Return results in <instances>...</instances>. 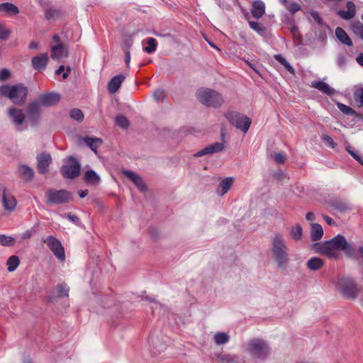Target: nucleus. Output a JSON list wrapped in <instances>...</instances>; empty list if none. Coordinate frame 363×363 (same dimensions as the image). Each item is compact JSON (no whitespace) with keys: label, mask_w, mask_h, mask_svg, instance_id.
Returning <instances> with one entry per match:
<instances>
[{"label":"nucleus","mask_w":363,"mask_h":363,"mask_svg":"<svg viewBox=\"0 0 363 363\" xmlns=\"http://www.w3.org/2000/svg\"><path fill=\"white\" fill-rule=\"evenodd\" d=\"M318 252L329 258H337L338 251H342L347 256L354 255V248L342 235H337L330 240L314 245Z\"/></svg>","instance_id":"nucleus-1"},{"label":"nucleus","mask_w":363,"mask_h":363,"mask_svg":"<svg viewBox=\"0 0 363 363\" xmlns=\"http://www.w3.org/2000/svg\"><path fill=\"white\" fill-rule=\"evenodd\" d=\"M269 250L277 267L281 270L286 269L290 258L286 240L281 234L276 233L272 237Z\"/></svg>","instance_id":"nucleus-2"},{"label":"nucleus","mask_w":363,"mask_h":363,"mask_svg":"<svg viewBox=\"0 0 363 363\" xmlns=\"http://www.w3.org/2000/svg\"><path fill=\"white\" fill-rule=\"evenodd\" d=\"M244 351L253 359L264 360L271 353V348L267 341L261 338H252L244 345Z\"/></svg>","instance_id":"nucleus-3"},{"label":"nucleus","mask_w":363,"mask_h":363,"mask_svg":"<svg viewBox=\"0 0 363 363\" xmlns=\"http://www.w3.org/2000/svg\"><path fill=\"white\" fill-rule=\"evenodd\" d=\"M333 284L345 298L350 300L356 299L363 291L353 279L348 277H338L333 281Z\"/></svg>","instance_id":"nucleus-4"},{"label":"nucleus","mask_w":363,"mask_h":363,"mask_svg":"<svg viewBox=\"0 0 363 363\" xmlns=\"http://www.w3.org/2000/svg\"><path fill=\"white\" fill-rule=\"evenodd\" d=\"M27 94L28 89L23 84L14 86L4 85L0 86V95L10 99L16 105L23 104Z\"/></svg>","instance_id":"nucleus-5"},{"label":"nucleus","mask_w":363,"mask_h":363,"mask_svg":"<svg viewBox=\"0 0 363 363\" xmlns=\"http://www.w3.org/2000/svg\"><path fill=\"white\" fill-rule=\"evenodd\" d=\"M197 99L208 107H219L223 104V98L218 91L208 89L201 88L196 91Z\"/></svg>","instance_id":"nucleus-6"},{"label":"nucleus","mask_w":363,"mask_h":363,"mask_svg":"<svg viewBox=\"0 0 363 363\" xmlns=\"http://www.w3.org/2000/svg\"><path fill=\"white\" fill-rule=\"evenodd\" d=\"M225 117L231 125L244 133L248 131L252 123L251 119L247 116L234 111L227 112L225 113Z\"/></svg>","instance_id":"nucleus-7"},{"label":"nucleus","mask_w":363,"mask_h":363,"mask_svg":"<svg viewBox=\"0 0 363 363\" xmlns=\"http://www.w3.org/2000/svg\"><path fill=\"white\" fill-rule=\"evenodd\" d=\"M47 203L52 205H60L68 203L72 199V194L68 191L50 189L46 192Z\"/></svg>","instance_id":"nucleus-8"},{"label":"nucleus","mask_w":363,"mask_h":363,"mask_svg":"<svg viewBox=\"0 0 363 363\" xmlns=\"http://www.w3.org/2000/svg\"><path fill=\"white\" fill-rule=\"evenodd\" d=\"M81 165L73 157L68 158V164L61 167L60 172L62 176L67 179H74L79 175Z\"/></svg>","instance_id":"nucleus-9"},{"label":"nucleus","mask_w":363,"mask_h":363,"mask_svg":"<svg viewBox=\"0 0 363 363\" xmlns=\"http://www.w3.org/2000/svg\"><path fill=\"white\" fill-rule=\"evenodd\" d=\"M43 242L48 245L55 256L60 261L65 259V253L61 242L53 236H48Z\"/></svg>","instance_id":"nucleus-10"},{"label":"nucleus","mask_w":363,"mask_h":363,"mask_svg":"<svg viewBox=\"0 0 363 363\" xmlns=\"http://www.w3.org/2000/svg\"><path fill=\"white\" fill-rule=\"evenodd\" d=\"M28 120L32 126H36L41 120V106L40 104L33 101L27 106Z\"/></svg>","instance_id":"nucleus-11"},{"label":"nucleus","mask_w":363,"mask_h":363,"mask_svg":"<svg viewBox=\"0 0 363 363\" xmlns=\"http://www.w3.org/2000/svg\"><path fill=\"white\" fill-rule=\"evenodd\" d=\"M36 160L38 172L41 174H47L52 162L50 154L47 152H40L37 155Z\"/></svg>","instance_id":"nucleus-12"},{"label":"nucleus","mask_w":363,"mask_h":363,"mask_svg":"<svg viewBox=\"0 0 363 363\" xmlns=\"http://www.w3.org/2000/svg\"><path fill=\"white\" fill-rule=\"evenodd\" d=\"M1 201L5 211L13 212L17 205V201L11 192L6 187L2 189Z\"/></svg>","instance_id":"nucleus-13"},{"label":"nucleus","mask_w":363,"mask_h":363,"mask_svg":"<svg viewBox=\"0 0 363 363\" xmlns=\"http://www.w3.org/2000/svg\"><path fill=\"white\" fill-rule=\"evenodd\" d=\"M49 56L48 53H40L31 60L33 67L39 72L43 71L48 65Z\"/></svg>","instance_id":"nucleus-14"},{"label":"nucleus","mask_w":363,"mask_h":363,"mask_svg":"<svg viewBox=\"0 0 363 363\" xmlns=\"http://www.w3.org/2000/svg\"><path fill=\"white\" fill-rule=\"evenodd\" d=\"M224 147L225 145L223 143L216 142L198 151L196 153L194 154V157H199L208 154L219 152H221L224 149Z\"/></svg>","instance_id":"nucleus-15"},{"label":"nucleus","mask_w":363,"mask_h":363,"mask_svg":"<svg viewBox=\"0 0 363 363\" xmlns=\"http://www.w3.org/2000/svg\"><path fill=\"white\" fill-rule=\"evenodd\" d=\"M122 173L125 177L132 181L140 191L144 192L146 191L147 187L143 179L135 172L130 170H123Z\"/></svg>","instance_id":"nucleus-16"},{"label":"nucleus","mask_w":363,"mask_h":363,"mask_svg":"<svg viewBox=\"0 0 363 363\" xmlns=\"http://www.w3.org/2000/svg\"><path fill=\"white\" fill-rule=\"evenodd\" d=\"M68 56L67 48L59 43L51 48V57L57 61H60Z\"/></svg>","instance_id":"nucleus-17"},{"label":"nucleus","mask_w":363,"mask_h":363,"mask_svg":"<svg viewBox=\"0 0 363 363\" xmlns=\"http://www.w3.org/2000/svg\"><path fill=\"white\" fill-rule=\"evenodd\" d=\"M8 113L15 125L20 126L23 123L26 116L22 110L11 107L9 108Z\"/></svg>","instance_id":"nucleus-18"},{"label":"nucleus","mask_w":363,"mask_h":363,"mask_svg":"<svg viewBox=\"0 0 363 363\" xmlns=\"http://www.w3.org/2000/svg\"><path fill=\"white\" fill-rule=\"evenodd\" d=\"M59 101L60 96L58 94L50 93L40 96L38 100L35 101V102L39 103L40 106H50L55 104Z\"/></svg>","instance_id":"nucleus-19"},{"label":"nucleus","mask_w":363,"mask_h":363,"mask_svg":"<svg viewBox=\"0 0 363 363\" xmlns=\"http://www.w3.org/2000/svg\"><path fill=\"white\" fill-rule=\"evenodd\" d=\"M19 177L26 182H30L34 177V170L26 164H20L18 167Z\"/></svg>","instance_id":"nucleus-20"},{"label":"nucleus","mask_w":363,"mask_h":363,"mask_svg":"<svg viewBox=\"0 0 363 363\" xmlns=\"http://www.w3.org/2000/svg\"><path fill=\"white\" fill-rule=\"evenodd\" d=\"M265 13V4L261 0H255L252 4L251 13L255 18H260Z\"/></svg>","instance_id":"nucleus-21"},{"label":"nucleus","mask_w":363,"mask_h":363,"mask_svg":"<svg viewBox=\"0 0 363 363\" xmlns=\"http://www.w3.org/2000/svg\"><path fill=\"white\" fill-rule=\"evenodd\" d=\"M125 79L123 74H118L113 77L108 84L107 88L111 94L116 93L121 86V84Z\"/></svg>","instance_id":"nucleus-22"},{"label":"nucleus","mask_w":363,"mask_h":363,"mask_svg":"<svg viewBox=\"0 0 363 363\" xmlns=\"http://www.w3.org/2000/svg\"><path fill=\"white\" fill-rule=\"evenodd\" d=\"M233 179L232 177H227L222 180L216 189V194L222 196L225 194L229 189L232 187Z\"/></svg>","instance_id":"nucleus-23"},{"label":"nucleus","mask_w":363,"mask_h":363,"mask_svg":"<svg viewBox=\"0 0 363 363\" xmlns=\"http://www.w3.org/2000/svg\"><path fill=\"white\" fill-rule=\"evenodd\" d=\"M347 11H338V15L345 20H350L352 18L356 13V6L352 1H348L346 5Z\"/></svg>","instance_id":"nucleus-24"},{"label":"nucleus","mask_w":363,"mask_h":363,"mask_svg":"<svg viewBox=\"0 0 363 363\" xmlns=\"http://www.w3.org/2000/svg\"><path fill=\"white\" fill-rule=\"evenodd\" d=\"M311 86L328 95H332L334 94V89L331 88L328 84L322 81L312 82Z\"/></svg>","instance_id":"nucleus-25"},{"label":"nucleus","mask_w":363,"mask_h":363,"mask_svg":"<svg viewBox=\"0 0 363 363\" xmlns=\"http://www.w3.org/2000/svg\"><path fill=\"white\" fill-rule=\"evenodd\" d=\"M352 105L357 108L363 106V89L362 87L354 89Z\"/></svg>","instance_id":"nucleus-26"},{"label":"nucleus","mask_w":363,"mask_h":363,"mask_svg":"<svg viewBox=\"0 0 363 363\" xmlns=\"http://www.w3.org/2000/svg\"><path fill=\"white\" fill-rule=\"evenodd\" d=\"M84 180L87 184L97 185L100 182V177L92 169L87 170L84 176Z\"/></svg>","instance_id":"nucleus-27"},{"label":"nucleus","mask_w":363,"mask_h":363,"mask_svg":"<svg viewBox=\"0 0 363 363\" xmlns=\"http://www.w3.org/2000/svg\"><path fill=\"white\" fill-rule=\"evenodd\" d=\"M323 235V229L318 223H313L311 225V238L313 241H318L322 238Z\"/></svg>","instance_id":"nucleus-28"},{"label":"nucleus","mask_w":363,"mask_h":363,"mask_svg":"<svg viewBox=\"0 0 363 363\" xmlns=\"http://www.w3.org/2000/svg\"><path fill=\"white\" fill-rule=\"evenodd\" d=\"M0 12L8 15L17 14L19 13L18 8L13 4L6 2L0 4Z\"/></svg>","instance_id":"nucleus-29"},{"label":"nucleus","mask_w":363,"mask_h":363,"mask_svg":"<svg viewBox=\"0 0 363 363\" xmlns=\"http://www.w3.org/2000/svg\"><path fill=\"white\" fill-rule=\"evenodd\" d=\"M335 35L337 38L339 40V41L341 42L342 44H345L348 46L352 45V43L350 38H349L347 33L342 28H336Z\"/></svg>","instance_id":"nucleus-30"},{"label":"nucleus","mask_w":363,"mask_h":363,"mask_svg":"<svg viewBox=\"0 0 363 363\" xmlns=\"http://www.w3.org/2000/svg\"><path fill=\"white\" fill-rule=\"evenodd\" d=\"M157 41L153 38H148L143 40V46L144 50L147 53H152L156 50Z\"/></svg>","instance_id":"nucleus-31"},{"label":"nucleus","mask_w":363,"mask_h":363,"mask_svg":"<svg viewBox=\"0 0 363 363\" xmlns=\"http://www.w3.org/2000/svg\"><path fill=\"white\" fill-rule=\"evenodd\" d=\"M323 265V261L318 257H312L309 259L306 263L308 269L311 271H316L320 269Z\"/></svg>","instance_id":"nucleus-32"},{"label":"nucleus","mask_w":363,"mask_h":363,"mask_svg":"<svg viewBox=\"0 0 363 363\" xmlns=\"http://www.w3.org/2000/svg\"><path fill=\"white\" fill-rule=\"evenodd\" d=\"M290 236L295 241H299L303 237V229L300 224H296L290 230Z\"/></svg>","instance_id":"nucleus-33"},{"label":"nucleus","mask_w":363,"mask_h":363,"mask_svg":"<svg viewBox=\"0 0 363 363\" xmlns=\"http://www.w3.org/2000/svg\"><path fill=\"white\" fill-rule=\"evenodd\" d=\"M84 141L95 153H96L97 148L102 144V140L100 138L86 137L84 138Z\"/></svg>","instance_id":"nucleus-34"},{"label":"nucleus","mask_w":363,"mask_h":363,"mask_svg":"<svg viewBox=\"0 0 363 363\" xmlns=\"http://www.w3.org/2000/svg\"><path fill=\"white\" fill-rule=\"evenodd\" d=\"M213 339L217 345H222L229 342L230 337L225 333H217L214 335Z\"/></svg>","instance_id":"nucleus-35"},{"label":"nucleus","mask_w":363,"mask_h":363,"mask_svg":"<svg viewBox=\"0 0 363 363\" xmlns=\"http://www.w3.org/2000/svg\"><path fill=\"white\" fill-rule=\"evenodd\" d=\"M275 60L279 62L281 65H282L287 71H289L291 74H294L295 70L293 67L286 60V59L281 55H274Z\"/></svg>","instance_id":"nucleus-36"},{"label":"nucleus","mask_w":363,"mask_h":363,"mask_svg":"<svg viewBox=\"0 0 363 363\" xmlns=\"http://www.w3.org/2000/svg\"><path fill=\"white\" fill-rule=\"evenodd\" d=\"M20 261L17 256L12 255L11 256L6 262L8 266V270L9 272H13L19 265Z\"/></svg>","instance_id":"nucleus-37"},{"label":"nucleus","mask_w":363,"mask_h":363,"mask_svg":"<svg viewBox=\"0 0 363 363\" xmlns=\"http://www.w3.org/2000/svg\"><path fill=\"white\" fill-rule=\"evenodd\" d=\"M337 106L338 109L345 115L348 116H356L357 113L355 111H354L351 107L349 106H347L345 104H343L342 103H337Z\"/></svg>","instance_id":"nucleus-38"},{"label":"nucleus","mask_w":363,"mask_h":363,"mask_svg":"<svg viewBox=\"0 0 363 363\" xmlns=\"http://www.w3.org/2000/svg\"><path fill=\"white\" fill-rule=\"evenodd\" d=\"M69 289L65 284H60L57 286V292L59 297H67Z\"/></svg>","instance_id":"nucleus-39"},{"label":"nucleus","mask_w":363,"mask_h":363,"mask_svg":"<svg viewBox=\"0 0 363 363\" xmlns=\"http://www.w3.org/2000/svg\"><path fill=\"white\" fill-rule=\"evenodd\" d=\"M116 123L117 125L121 127V128H127L129 126V121L128 118L123 116L118 115L116 117Z\"/></svg>","instance_id":"nucleus-40"},{"label":"nucleus","mask_w":363,"mask_h":363,"mask_svg":"<svg viewBox=\"0 0 363 363\" xmlns=\"http://www.w3.org/2000/svg\"><path fill=\"white\" fill-rule=\"evenodd\" d=\"M15 243V240L13 237L6 235H0V245L3 246H12Z\"/></svg>","instance_id":"nucleus-41"},{"label":"nucleus","mask_w":363,"mask_h":363,"mask_svg":"<svg viewBox=\"0 0 363 363\" xmlns=\"http://www.w3.org/2000/svg\"><path fill=\"white\" fill-rule=\"evenodd\" d=\"M249 26L259 35H262L265 31V28L259 22L250 21Z\"/></svg>","instance_id":"nucleus-42"},{"label":"nucleus","mask_w":363,"mask_h":363,"mask_svg":"<svg viewBox=\"0 0 363 363\" xmlns=\"http://www.w3.org/2000/svg\"><path fill=\"white\" fill-rule=\"evenodd\" d=\"M70 117L77 121H82L84 118L83 112L78 108H74L70 111Z\"/></svg>","instance_id":"nucleus-43"},{"label":"nucleus","mask_w":363,"mask_h":363,"mask_svg":"<svg viewBox=\"0 0 363 363\" xmlns=\"http://www.w3.org/2000/svg\"><path fill=\"white\" fill-rule=\"evenodd\" d=\"M345 150L354 160L363 165V159L354 150L352 147L347 145Z\"/></svg>","instance_id":"nucleus-44"},{"label":"nucleus","mask_w":363,"mask_h":363,"mask_svg":"<svg viewBox=\"0 0 363 363\" xmlns=\"http://www.w3.org/2000/svg\"><path fill=\"white\" fill-rule=\"evenodd\" d=\"M292 14L296 13L301 9V6L296 2H290L285 6Z\"/></svg>","instance_id":"nucleus-45"},{"label":"nucleus","mask_w":363,"mask_h":363,"mask_svg":"<svg viewBox=\"0 0 363 363\" xmlns=\"http://www.w3.org/2000/svg\"><path fill=\"white\" fill-rule=\"evenodd\" d=\"M336 65L339 67H344L347 64V57L343 54H339L335 60Z\"/></svg>","instance_id":"nucleus-46"},{"label":"nucleus","mask_w":363,"mask_h":363,"mask_svg":"<svg viewBox=\"0 0 363 363\" xmlns=\"http://www.w3.org/2000/svg\"><path fill=\"white\" fill-rule=\"evenodd\" d=\"M218 359L223 363H232L234 360L231 355L226 354L218 355Z\"/></svg>","instance_id":"nucleus-47"},{"label":"nucleus","mask_w":363,"mask_h":363,"mask_svg":"<svg viewBox=\"0 0 363 363\" xmlns=\"http://www.w3.org/2000/svg\"><path fill=\"white\" fill-rule=\"evenodd\" d=\"M11 34V31L9 30L4 29L2 25L0 23V39L6 40L9 38Z\"/></svg>","instance_id":"nucleus-48"},{"label":"nucleus","mask_w":363,"mask_h":363,"mask_svg":"<svg viewBox=\"0 0 363 363\" xmlns=\"http://www.w3.org/2000/svg\"><path fill=\"white\" fill-rule=\"evenodd\" d=\"M274 157L275 162L278 164H283L286 160V155L281 152H276Z\"/></svg>","instance_id":"nucleus-49"},{"label":"nucleus","mask_w":363,"mask_h":363,"mask_svg":"<svg viewBox=\"0 0 363 363\" xmlns=\"http://www.w3.org/2000/svg\"><path fill=\"white\" fill-rule=\"evenodd\" d=\"M311 16L312 18L315 21H316L320 26H324V23L323 22V20L320 17V16H319L318 12H316V11H311Z\"/></svg>","instance_id":"nucleus-50"},{"label":"nucleus","mask_w":363,"mask_h":363,"mask_svg":"<svg viewBox=\"0 0 363 363\" xmlns=\"http://www.w3.org/2000/svg\"><path fill=\"white\" fill-rule=\"evenodd\" d=\"M322 139L331 147L334 148L335 147V143H334L333 138L328 135H323Z\"/></svg>","instance_id":"nucleus-51"},{"label":"nucleus","mask_w":363,"mask_h":363,"mask_svg":"<svg viewBox=\"0 0 363 363\" xmlns=\"http://www.w3.org/2000/svg\"><path fill=\"white\" fill-rule=\"evenodd\" d=\"M67 218L72 223H76L77 225H81V223L79 221V218H78V216H77L74 214H72L71 213H69L67 214Z\"/></svg>","instance_id":"nucleus-52"},{"label":"nucleus","mask_w":363,"mask_h":363,"mask_svg":"<svg viewBox=\"0 0 363 363\" xmlns=\"http://www.w3.org/2000/svg\"><path fill=\"white\" fill-rule=\"evenodd\" d=\"M353 31L357 33H359L361 35L362 38L363 39V26L361 23H358L353 26L352 27Z\"/></svg>","instance_id":"nucleus-53"},{"label":"nucleus","mask_w":363,"mask_h":363,"mask_svg":"<svg viewBox=\"0 0 363 363\" xmlns=\"http://www.w3.org/2000/svg\"><path fill=\"white\" fill-rule=\"evenodd\" d=\"M10 77V71L6 69H3L0 71V79L6 80Z\"/></svg>","instance_id":"nucleus-54"},{"label":"nucleus","mask_w":363,"mask_h":363,"mask_svg":"<svg viewBox=\"0 0 363 363\" xmlns=\"http://www.w3.org/2000/svg\"><path fill=\"white\" fill-rule=\"evenodd\" d=\"M34 230L31 228L21 234V238L22 240H28L30 238L33 234Z\"/></svg>","instance_id":"nucleus-55"},{"label":"nucleus","mask_w":363,"mask_h":363,"mask_svg":"<svg viewBox=\"0 0 363 363\" xmlns=\"http://www.w3.org/2000/svg\"><path fill=\"white\" fill-rule=\"evenodd\" d=\"M57 12L55 10H48L45 12V18L48 20H51L57 15Z\"/></svg>","instance_id":"nucleus-56"},{"label":"nucleus","mask_w":363,"mask_h":363,"mask_svg":"<svg viewBox=\"0 0 363 363\" xmlns=\"http://www.w3.org/2000/svg\"><path fill=\"white\" fill-rule=\"evenodd\" d=\"M150 235L153 241H157L158 233L157 228H151L150 230Z\"/></svg>","instance_id":"nucleus-57"},{"label":"nucleus","mask_w":363,"mask_h":363,"mask_svg":"<svg viewBox=\"0 0 363 363\" xmlns=\"http://www.w3.org/2000/svg\"><path fill=\"white\" fill-rule=\"evenodd\" d=\"M323 219L325 220V222L329 225L332 226H336V223L333 220V219L328 216L323 215Z\"/></svg>","instance_id":"nucleus-58"},{"label":"nucleus","mask_w":363,"mask_h":363,"mask_svg":"<svg viewBox=\"0 0 363 363\" xmlns=\"http://www.w3.org/2000/svg\"><path fill=\"white\" fill-rule=\"evenodd\" d=\"M337 209H339L340 211H346L350 209L346 203H340L335 206Z\"/></svg>","instance_id":"nucleus-59"},{"label":"nucleus","mask_w":363,"mask_h":363,"mask_svg":"<svg viewBox=\"0 0 363 363\" xmlns=\"http://www.w3.org/2000/svg\"><path fill=\"white\" fill-rule=\"evenodd\" d=\"M306 218L308 221H313L315 220V216L313 213L308 212V213H307V214L306 216Z\"/></svg>","instance_id":"nucleus-60"},{"label":"nucleus","mask_w":363,"mask_h":363,"mask_svg":"<svg viewBox=\"0 0 363 363\" xmlns=\"http://www.w3.org/2000/svg\"><path fill=\"white\" fill-rule=\"evenodd\" d=\"M125 61L126 65H128L130 61V54L128 50L125 51Z\"/></svg>","instance_id":"nucleus-61"},{"label":"nucleus","mask_w":363,"mask_h":363,"mask_svg":"<svg viewBox=\"0 0 363 363\" xmlns=\"http://www.w3.org/2000/svg\"><path fill=\"white\" fill-rule=\"evenodd\" d=\"M356 60L360 66L363 67V53L359 54L357 57Z\"/></svg>","instance_id":"nucleus-62"},{"label":"nucleus","mask_w":363,"mask_h":363,"mask_svg":"<svg viewBox=\"0 0 363 363\" xmlns=\"http://www.w3.org/2000/svg\"><path fill=\"white\" fill-rule=\"evenodd\" d=\"M70 72H71V67H67V69H66V72H64L63 74H62L63 79L67 78V77H68L69 74L70 73Z\"/></svg>","instance_id":"nucleus-63"},{"label":"nucleus","mask_w":363,"mask_h":363,"mask_svg":"<svg viewBox=\"0 0 363 363\" xmlns=\"http://www.w3.org/2000/svg\"><path fill=\"white\" fill-rule=\"evenodd\" d=\"M89 194V191L87 189L86 190H84V191H81L80 192H79V197L83 199L84 198L85 196H86Z\"/></svg>","instance_id":"nucleus-64"}]
</instances>
